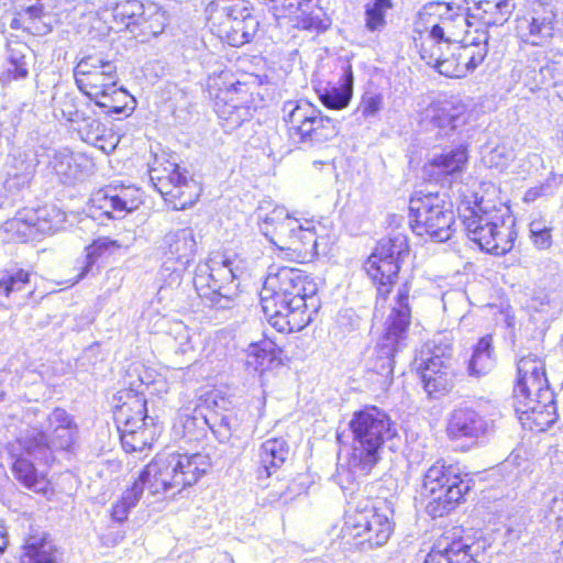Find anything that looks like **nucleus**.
I'll return each instance as SVG.
<instances>
[{
    "label": "nucleus",
    "instance_id": "obj_1",
    "mask_svg": "<svg viewBox=\"0 0 563 563\" xmlns=\"http://www.w3.org/2000/svg\"><path fill=\"white\" fill-rule=\"evenodd\" d=\"M267 321L278 332H297L307 327L320 309L318 285L303 271L272 265L261 291Z\"/></svg>",
    "mask_w": 563,
    "mask_h": 563
},
{
    "label": "nucleus",
    "instance_id": "obj_60",
    "mask_svg": "<svg viewBox=\"0 0 563 563\" xmlns=\"http://www.w3.org/2000/svg\"><path fill=\"white\" fill-rule=\"evenodd\" d=\"M168 334L176 343V353L185 355L194 350L190 330L184 322H172L168 329Z\"/></svg>",
    "mask_w": 563,
    "mask_h": 563
},
{
    "label": "nucleus",
    "instance_id": "obj_21",
    "mask_svg": "<svg viewBox=\"0 0 563 563\" xmlns=\"http://www.w3.org/2000/svg\"><path fill=\"white\" fill-rule=\"evenodd\" d=\"M261 232L276 246L291 250L302 222L291 217L284 207H276L263 216L257 213Z\"/></svg>",
    "mask_w": 563,
    "mask_h": 563
},
{
    "label": "nucleus",
    "instance_id": "obj_29",
    "mask_svg": "<svg viewBox=\"0 0 563 563\" xmlns=\"http://www.w3.org/2000/svg\"><path fill=\"white\" fill-rule=\"evenodd\" d=\"M289 445L283 438H272L262 443L258 450L257 477L268 478L286 462Z\"/></svg>",
    "mask_w": 563,
    "mask_h": 563
},
{
    "label": "nucleus",
    "instance_id": "obj_58",
    "mask_svg": "<svg viewBox=\"0 0 563 563\" xmlns=\"http://www.w3.org/2000/svg\"><path fill=\"white\" fill-rule=\"evenodd\" d=\"M232 74L229 71H222L219 79L223 81L224 88H219V95L228 92V98H234L236 101H242L243 104L247 102V98L251 96L250 87L246 82L240 80H231Z\"/></svg>",
    "mask_w": 563,
    "mask_h": 563
},
{
    "label": "nucleus",
    "instance_id": "obj_24",
    "mask_svg": "<svg viewBox=\"0 0 563 563\" xmlns=\"http://www.w3.org/2000/svg\"><path fill=\"white\" fill-rule=\"evenodd\" d=\"M275 11L283 10L289 15H296V26L307 31H325L330 24L329 19L318 5L319 0H269Z\"/></svg>",
    "mask_w": 563,
    "mask_h": 563
},
{
    "label": "nucleus",
    "instance_id": "obj_45",
    "mask_svg": "<svg viewBox=\"0 0 563 563\" xmlns=\"http://www.w3.org/2000/svg\"><path fill=\"white\" fill-rule=\"evenodd\" d=\"M96 106L106 110L109 114H124L133 110V107H129V103H133V98L122 88L113 87V90L107 91V93L100 98L92 99Z\"/></svg>",
    "mask_w": 563,
    "mask_h": 563
},
{
    "label": "nucleus",
    "instance_id": "obj_41",
    "mask_svg": "<svg viewBox=\"0 0 563 563\" xmlns=\"http://www.w3.org/2000/svg\"><path fill=\"white\" fill-rule=\"evenodd\" d=\"M118 423L122 424L120 431H130L135 428L142 429L147 426L146 401L139 397H133L131 401L124 402L119 407L117 413Z\"/></svg>",
    "mask_w": 563,
    "mask_h": 563
},
{
    "label": "nucleus",
    "instance_id": "obj_9",
    "mask_svg": "<svg viewBox=\"0 0 563 563\" xmlns=\"http://www.w3.org/2000/svg\"><path fill=\"white\" fill-rule=\"evenodd\" d=\"M471 479L459 474L453 465L434 463L426 472L421 494L429 498L427 510L432 517H443L471 490Z\"/></svg>",
    "mask_w": 563,
    "mask_h": 563
},
{
    "label": "nucleus",
    "instance_id": "obj_27",
    "mask_svg": "<svg viewBox=\"0 0 563 563\" xmlns=\"http://www.w3.org/2000/svg\"><path fill=\"white\" fill-rule=\"evenodd\" d=\"M152 11H155L156 15L163 18V14L158 13L156 8L150 5L146 9L140 0H121L113 7L112 15L118 24L123 25L131 32L134 31L135 26H143V31L148 30L157 34L158 31L153 30L152 26H145V23H147L150 16H152ZM161 31L162 30H159V32Z\"/></svg>",
    "mask_w": 563,
    "mask_h": 563
},
{
    "label": "nucleus",
    "instance_id": "obj_49",
    "mask_svg": "<svg viewBox=\"0 0 563 563\" xmlns=\"http://www.w3.org/2000/svg\"><path fill=\"white\" fill-rule=\"evenodd\" d=\"M441 42L442 41L433 40L429 34V38L421 44L420 55L428 65L437 68L439 73L449 76L451 73L452 60L450 58H444L440 52L439 45Z\"/></svg>",
    "mask_w": 563,
    "mask_h": 563
},
{
    "label": "nucleus",
    "instance_id": "obj_7",
    "mask_svg": "<svg viewBox=\"0 0 563 563\" xmlns=\"http://www.w3.org/2000/svg\"><path fill=\"white\" fill-rule=\"evenodd\" d=\"M5 451L12 461L14 477L24 487L45 493L47 482L35 466V462L49 464L54 461L45 433L36 428L29 429L9 442Z\"/></svg>",
    "mask_w": 563,
    "mask_h": 563
},
{
    "label": "nucleus",
    "instance_id": "obj_32",
    "mask_svg": "<svg viewBox=\"0 0 563 563\" xmlns=\"http://www.w3.org/2000/svg\"><path fill=\"white\" fill-rule=\"evenodd\" d=\"M250 7V2L246 0H212L206 7L211 31L217 32L235 18H245L243 14H249Z\"/></svg>",
    "mask_w": 563,
    "mask_h": 563
},
{
    "label": "nucleus",
    "instance_id": "obj_30",
    "mask_svg": "<svg viewBox=\"0 0 563 563\" xmlns=\"http://www.w3.org/2000/svg\"><path fill=\"white\" fill-rule=\"evenodd\" d=\"M164 256L176 263L189 265L195 257L197 241L191 228L170 231L164 236Z\"/></svg>",
    "mask_w": 563,
    "mask_h": 563
},
{
    "label": "nucleus",
    "instance_id": "obj_13",
    "mask_svg": "<svg viewBox=\"0 0 563 563\" xmlns=\"http://www.w3.org/2000/svg\"><path fill=\"white\" fill-rule=\"evenodd\" d=\"M452 345L432 340L424 344L415 358L424 390L430 397L438 398L452 387L451 371Z\"/></svg>",
    "mask_w": 563,
    "mask_h": 563
},
{
    "label": "nucleus",
    "instance_id": "obj_43",
    "mask_svg": "<svg viewBox=\"0 0 563 563\" xmlns=\"http://www.w3.org/2000/svg\"><path fill=\"white\" fill-rule=\"evenodd\" d=\"M23 291H26L24 297L33 292L30 272L18 267L0 271V292L11 297Z\"/></svg>",
    "mask_w": 563,
    "mask_h": 563
},
{
    "label": "nucleus",
    "instance_id": "obj_55",
    "mask_svg": "<svg viewBox=\"0 0 563 563\" xmlns=\"http://www.w3.org/2000/svg\"><path fill=\"white\" fill-rule=\"evenodd\" d=\"M23 49H27V46L22 43H15V47L9 46V63L8 74L14 79L25 78L29 74V65L25 59Z\"/></svg>",
    "mask_w": 563,
    "mask_h": 563
},
{
    "label": "nucleus",
    "instance_id": "obj_28",
    "mask_svg": "<svg viewBox=\"0 0 563 563\" xmlns=\"http://www.w3.org/2000/svg\"><path fill=\"white\" fill-rule=\"evenodd\" d=\"M217 406H211L209 410V429L220 443H229L234 437L241 439L246 434L247 428L243 424V415L233 410L219 412Z\"/></svg>",
    "mask_w": 563,
    "mask_h": 563
},
{
    "label": "nucleus",
    "instance_id": "obj_10",
    "mask_svg": "<svg viewBox=\"0 0 563 563\" xmlns=\"http://www.w3.org/2000/svg\"><path fill=\"white\" fill-rule=\"evenodd\" d=\"M409 256L408 239L396 232L378 241L377 246L364 264V269L377 290L376 310L379 301L385 302L405 258Z\"/></svg>",
    "mask_w": 563,
    "mask_h": 563
},
{
    "label": "nucleus",
    "instance_id": "obj_53",
    "mask_svg": "<svg viewBox=\"0 0 563 563\" xmlns=\"http://www.w3.org/2000/svg\"><path fill=\"white\" fill-rule=\"evenodd\" d=\"M118 247H120L118 241L111 240L109 238H99L93 241V243L87 247L86 264L82 267V272L80 273L79 278H84L91 272L98 257L103 255L110 249Z\"/></svg>",
    "mask_w": 563,
    "mask_h": 563
},
{
    "label": "nucleus",
    "instance_id": "obj_62",
    "mask_svg": "<svg viewBox=\"0 0 563 563\" xmlns=\"http://www.w3.org/2000/svg\"><path fill=\"white\" fill-rule=\"evenodd\" d=\"M46 209H38L36 211H27L25 213L19 212L13 219V222H23L29 228H35L36 231H44L46 229L45 222L42 219L46 216Z\"/></svg>",
    "mask_w": 563,
    "mask_h": 563
},
{
    "label": "nucleus",
    "instance_id": "obj_63",
    "mask_svg": "<svg viewBox=\"0 0 563 563\" xmlns=\"http://www.w3.org/2000/svg\"><path fill=\"white\" fill-rule=\"evenodd\" d=\"M529 523L530 518L527 516L521 517L518 522L516 520H510L507 528V533L509 538L512 540L521 539L522 534L527 532Z\"/></svg>",
    "mask_w": 563,
    "mask_h": 563
},
{
    "label": "nucleus",
    "instance_id": "obj_50",
    "mask_svg": "<svg viewBox=\"0 0 563 563\" xmlns=\"http://www.w3.org/2000/svg\"><path fill=\"white\" fill-rule=\"evenodd\" d=\"M552 223L543 217L534 218L529 223V238L538 250H549L552 246Z\"/></svg>",
    "mask_w": 563,
    "mask_h": 563
},
{
    "label": "nucleus",
    "instance_id": "obj_23",
    "mask_svg": "<svg viewBox=\"0 0 563 563\" xmlns=\"http://www.w3.org/2000/svg\"><path fill=\"white\" fill-rule=\"evenodd\" d=\"M46 435L48 448L54 455V450L70 451L78 440L79 428L74 416L64 408H54L46 417ZM46 433L44 430H42Z\"/></svg>",
    "mask_w": 563,
    "mask_h": 563
},
{
    "label": "nucleus",
    "instance_id": "obj_42",
    "mask_svg": "<svg viewBox=\"0 0 563 563\" xmlns=\"http://www.w3.org/2000/svg\"><path fill=\"white\" fill-rule=\"evenodd\" d=\"M282 350L272 340H263L250 344L247 349L249 364H254L256 369L266 371L275 363L279 364Z\"/></svg>",
    "mask_w": 563,
    "mask_h": 563
},
{
    "label": "nucleus",
    "instance_id": "obj_52",
    "mask_svg": "<svg viewBox=\"0 0 563 563\" xmlns=\"http://www.w3.org/2000/svg\"><path fill=\"white\" fill-rule=\"evenodd\" d=\"M152 435L147 426L142 429L135 428L130 431L121 432L122 446L126 452H142L152 445Z\"/></svg>",
    "mask_w": 563,
    "mask_h": 563
},
{
    "label": "nucleus",
    "instance_id": "obj_64",
    "mask_svg": "<svg viewBox=\"0 0 563 563\" xmlns=\"http://www.w3.org/2000/svg\"><path fill=\"white\" fill-rule=\"evenodd\" d=\"M552 86L563 85V60H549Z\"/></svg>",
    "mask_w": 563,
    "mask_h": 563
},
{
    "label": "nucleus",
    "instance_id": "obj_11",
    "mask_svg": "<svg viewBox=\"0 0 563 563\" xmlns=\"http://www.w3.org/2000/svg\"><path fill=\"white\" fill-rule=\"evenodd\" d=\"M409 224L417 235H427L435 242H444L452 236L455 216L452 203L443 196L416 192L409 201Z\"/></svg>",
    "mask_w": 563,
    "mask_h": 563
},
{
    "label": "nucleus",
    "instance_id": "obj_48",
    "mask_svg": "<svg viewBox=\"0 0 563 563\" xmlns=\"http://www.w3.org/2000/svg\"><path fill=\"white\" fill-rule=\"evenodd\" d=\"M393 8L391 0H372L365 4V27L369 32H380L385 29L386 13Z\"/></svg>",
    "mask_w": 563,
    "mask_h": 563
},
{
    "label": "nucleus",
    "instance_id": "obj_19",
    "mask_svg": "<svg viewBox=\"0 0 563 563\" xmlns=\"http://www.w3.org/2000/svg\"><path fill=\"white\" fill-rule=\"evenodd\" d=\"M468 161L467 150L464 145L443 150L424 165L423 173L429 180L441 186H451L462 178Z\"/></svg>",
    "mask_w": 563,
    "mask_h": 563
},
{
    "label": "nucleus",
    "instance_id": "obj_59",
    "mask_svg": "<svg viewBox=\"0 0 563 563\" xmlns=\"http://www.w3.org/2000/svg\"><path fill=\"white\" fill-rule=\"evenodd\" d=\"M106 64H114L112 60L104 59L101 55H88L82 57L74 68L75 81L78 79L90 76L91 74H99L104 69Z\"/></svg>",
    "mask_w": 563,
    "mask_h": 563
},
{
    "label": "nucleus",
    "instance_id": "obj_25",
    "mask_svg": "<svg viewBox=\"0 0 563 563\" xmlns=\"http://www.w3.org/2000/svg\"><path fill=\"white\" fill-rule=\"evenodd\" d=\"M488 423L476 410L460 407L450 415L446 433L453 441L474 442L486 434Z\"/></svg>",
    "mask_w": 563,
    "mask_h": 563
},
{
    "label": "nucleus",
    "instance_id": "obj_56",
    "mask_svg": "<svg viewBox=\"0 0 563 563\" xmlns=\"http://www.w3.org/2000/svg\"><path fill=\"white\" fill-rule=\"evenodd\" d=\"M384 98L382 93L366 91L357 107V112L365 121L376 120L383 109Z\"/></svg>",
    "mask_w": 563,
    "mask_h": 563
},
{
    "label": "nucleus",
    "instance_id": "obj_36",
    "mask_svg": "<svg viewBox=\"0 0 563 563\" xmlns=\"http://www.w3.org/2000/svg\"><path fill=\"white\" fill-rule=\"evenodd\" d=\"M258 20L253 15L252 8H249V14L245 18H235L231 23L214 32V34L225 41L229 45L240 47L249 43L258 30Z\"/></svg>",
    "mask_w": 563,
    "mask_h": 563
},
{
    "label": "nucleus",
    "instance_id": "obj_40",
    "mask_svg": "<svg viewBox=\"0 0 563 563\" xmlns=\"http://www.w3.org/2000/svg\"><path fill=\"white\" fill-rule=\"evenodd\" d=\"M158 470L159 468H157L156 463L153 460L139 472L137 477L133 481L132 485L128 487V489L140 499L145 489H147L151 495L167 493V482L163 481Z\"/></svg>",
    "mask_w": 563,
    "mask_h": 563
},
{
    "label": "nucleus",
    "instance_id": "obj_37",
    "mask_svg": "<svg viewBox=\"0 0 563 563\" xmlns=\"http://www.w3.org/2000/svg\"><path fill=\"white\" fill-rule=\"evenodd\" d=\"M100 71L76 81L79 90L90 100L104 96L107 91L113 90V87L118 84L119 77L115 64H106L104 69Z\"/></svg>",
    "mask_w": 563,
    "mask_h": 563
},
{
    "label": "nucleus",
    "instance_id": "obj_4",
    "mask_svg": "<svg viewBox=\"0 0 563 563\" xmlns=\"http://www.w3.org/2000/svg\"><path fill=\"white\" fill-rule=\"evenodd\" d=\"M460 217L467 238L489 254L505 255L517 239L516 221L509 208L497 207L483 198L463 202Z\"/></svg>",
    "mask_w": 563,
    "mask_h": 563
},
{
    "label": "nucleus",
    "instance_id": "obj_39",
    "mask_svg": "<svg viewBox=\"0 0 563 563\" xmlns=\"http://www.w3.org/2000/svg\"><path fill=\"white\" fill-rule=\"evenodd\" d=\"M52 101L55 118L65 119L73 124L78 119H82L85 110L90 106L89 102L79 100L73 92H68L63 88L55 89Z\"/></svg>",
    "mask_w": 563,
    "mask_h": 563
},
{
    "label": "nucleus",
    "instance_id": "obj_12",
    "mask_svg": "<svg viewBox=\"0 0 563 563\" xmlns=\"http://www.w3.org/2000/svg\"><path fill=\"white\" fill-rule=\"evenodd\" d=\"M391 532L389 518L366 501L346 510L341 538L346 544L368 550L384 545Z\"/></svg>",
    "mask_w": 563,
    "mask_h": 563
},
{
    "label": "nucleus",
    "instance_id": "obj_57",
    "mask_svg": "<svg viewBox=\"0 0 563 563\" xmlns=\"http://www.w3.org/2000/svg\"><path fill=\"white\" fill-rule=\"evenodd\" d=\"M75 124L85 141L98 140L103 132L101 122L95 118L91 104L85 110L82 119H78Z\"/></svg>",
    "mask_w": 563,
    "mask_h": 563
},
{
    "label": "nucleus",
    "instance_id": "obj_15",
    "mask_svg": "<svg viewBox=\"0 0 563 563\" xmlns=\"http://www.w3.org/2000/svg\"><path fill=\"white\" fill-rule=\"evenodd\" d=\"M150 179L154 188L175 210L191 207L200 194L198 184L180 173L176 164L168 163V166L163 169L152 168Z\"/></svg>",
    "mask_w": 563,
    "mask_h": 563
},
{
    "label": "nucleus",
    "instance_id": "obj_47",
    "mask_svg": "<svg viewBox=\"0 0 563 563\" xmlns=\"http://www.w3.org/2000/svg\"><path fill=\"white\" fill-rule=\"evenodd\" d=\"M301 229L298 231L297 239L292 242L291 251L297 256L305 258H312L318 254V235L313 227L309 225V221H305Z\"/></svg>",
    "mask_w": 563,
    "mask_h": 563
},
{
    "label": "nucleus",
    "instance_id": "obj_3",
    "mask_svg": "<svg viewBox=\"0 0 563 563\" xmlns=\"http://www.w3.org/2000/svg\"><path fill=\"white\" fill-rule=\"evenodd\" d=\"M352 448L347 459L350 471L366 476L382 459L386 443L398 437L397 424L376 406L355 411L349 422Z\"/></svg>",
    "mask_w": 563,
    "mask_h": 563
},
{
    "label": "nucleus",
    "instance_id": "obj_22",
    "mask_svg": "<svg viewBox=\"0 0 563 563\" xmlns=\"http://www.w3.org/2000/svg\"><path fill=\"white\" fill-rule=\"evenodd\" d=\"M489 35L487 31L476 30L474 35L466 34L452 54V63L455 67L451 68L449 76L464 77L475 70L485 59L488 53Z\"/></svg>",
    "mask_w": 563,
    "mask_h": 563
},
{
    "label": "nucleus",
    "instance_id": "obj_17",
    "mask_svg": "<svg viewBox=\"0 0 563 563\" xmlns=\"http://www.w3.org/2000/svg\"><path fill=\"white\" fill-rule=\"evenodd\" d=\"M558 25V14L553 5L537 3L527 14L517 18L516 35L523 43L542 46L554 36Z\"/></svg>",
    "mask_w": 563,
    "mask_h": 563
},
{
    "label": "nucleus",
    "instance_id": "obj_34",
    "mask_svg": "<svg viewBox=\"0 0 563 563\" xmlns=\"http://www.w3.org/2000/svg\"><path fill=\"white\" fill-rule=\"evenodd\" d=\"M320 101L328 109L341 110L349 106L353 96V71L350 65L343 68V74L336 85H328L317 90Z\"/></svg>",
    "mask_w": 563,
    "mask_h": 563
},
{
    "label": "nucleus",
    "instance_id": "obj_6",
    "mask_svg": "<svg viewBox=\"0 0 563 563\" xmlns=\"http://www.w3.org/2000/svg\"><path fill=\"white\" fill-rule=\"evenodd\" d=\"M192 283L198 296L216 309L231 308L240 292L234 260L222 253L198 263Z\"/></svg>",
    "mask_w": 563,
    "mask_h": 563
},
{
    "label": "nucleus",
    "instance_id": "obj_2",
    "mask_svg": "<svg viewBox=\"0 0 563 563\" xmlns=\"http://www.w3.org/2000/svg\"><path fill=\"white\" fill-rule=\"evenodd\" d=\"M514 407L523 428L541 432L558 419L554 393L549 387L544 363L537 355H522L517 364Z\"/></svg>",
    "mask_w": 563,
    "mask_h": 563
},
{
    "label": "nucleus",
    "instance_id": "obj_46",
    "mask_svg": "<svg viewBox=\"0 0 563 563\" xmlns=\"http://www.w3.org/2000/svg\"><path fill=\"white\" fill-rule=\"evenodd\" d=\"M516 8V3L497 2L496 4H475L477 16L487 26L503 25Z\"/></svg>",
    "mask_w": 563,
    "mask_h": 563
},
{
    "label": "nucleus",
    "instance_id": "obj_18",
    "mask_svg": "<svg viewBox=\"0 0 563 563\" xmlns=\"http://www.w3.org/2000/svg\"><path fill=\"white\" fill-rule=\"evenodd\" d=\"M466 122V106L454 99L432 101L420 113V125L445 137Z\"/></svg>",
    "mask_w": 563,
    "mask_h": 563
},
{
    "label": "nucleus",
    "instance_id": "obj_51",
    "mask_svg": "<svg viewBox=\"0 0 563 563\" xmlns=\"http://www.w3.org/2000/svg\"><path fill=\"white\" fill-rule=\"evenodd\" d=\"M20 16L27 22L25 29L36 35H43L51 31L49 23L45 21L47 14L44 12V7L40 2L24 8L21 11Z\"/></svg>",
    "mask_w": 563,
    "mask_h": 563
},
{
    "label": "nucleus",
    "instance_id": "obj_33",
    "mask_svg": "<svg viewBox=\"0 0 563 563\" xmlns=\"http://www.w3.org/2000/svg\"><path fill=\"white\" fill-rule=\"evenodd\" d=\"M211 406H217L216 397L212 394H205L197 400L192 412L185 408L179 412L178 419L184 429V433L196 439L205 434L206 427L209 428V410Z\"/></svg>",
    "mask_w": 563,
    "mask_h": 563
},
{
    "label": "nucleus",
    "instance_id": "obj_8",
    "mask_svg": "<svg viewBox=\"0 0 563 563\" xmlns=\"http://www.w3.org/2000/svg\"><path fill=\"white\" fill-rule=\"evenodd\" d=\"M283 119L291 141L300 147L321 146L339 134V125L306 99L285 101Z\"/></svg>",
    "mask_w": 563,
    "mask_h": 563
},
{
    "label": "nucleus",
    "instance_id": "obj_16",
    "mask_svg": "<svg viewBox=\"0 0 563 563\" xmlns=\"http://www.w3.org/2000/svg\"><path fill=\"white\" fill-rule=\"evenodd\" d=\"M419 19L430 24L433 40L449 43L455 37L467 33L471 25L467 15L460 9L445 2H429L419 12Z\"/></svg>",
    "mask_w": 563,
    "mask_h": 563
},
{
    "label": "nucleus",
    "instance_id": "obj_14",
    "mask_svg": "<svg viewBox=\"0 0 563 563\" xmlns=\"http://www.w3.org/2000/svg\"><path fill=\"white\" fill-rule=\"evenodd\" d=\"M154 461L163 481L167 482V490L178 492L196 484L211 465L210 457L202 453L163 454L157 455Z\"/></svg>",
    "mask_w": 563,
    "mask_h": 563
},
{
    "label": "nucleus",
    "instance_id": "obj_44",
    "mask_svg": "<svg viewBox=\"0 0 563 563\" xmlns=\"http://www.w3.org/2000/svg\"><path fill=\"white\" fill-rule=\"evenodd\" d=\"M48 167L64 184H73L81 174L76 157L66 148L55 152L49 157Z\"/></svg>",
    "mask_w": 563,
    "mask_h": 563
},
{
    "label": "nucleus",
    "instance_id": "obj_61",
    "mask_svg": "<svg viewBox=\"0 0 563 563\" xmlns=\"http://www.w3.org/2000/svg\"><path fill=\"white\" fill-rule=\"evenodd\" d=\"M104 205L101 208H111L112 211L117 212H129L136 208V202L134 199H126L121 195H103Z\"/></svg>",
    "mask_w": 563,
    "mask_h": 563
},
{
    "label": "nucleus",
    "instance_id": "obj_38",
    "mask_svg": "<svg viewBox=\"0 0 563 563\" xmlns=\"http://www.w3.org/2000/svg\"><path fill=\"white\" fill-rule=\"evenodd\" d=\"M496 365L493 336L485 335L474 345L467 363V372L472 377H483L489 374Z\"/></svg>",
    "mask_w": 563,
    "mask_h": 563
},
{
    "label": "nucleus",
    "instance_id": "obj_31",
    "mask_svg": "<svg viewBox=\"0 0 563 563\" xmlns=\"http://www.w3.org/2000/svg\"><path fill=\"white\" fill-rule=\"evenodd\" d=\"M59 552L46 532L31 533L24 541L21 563H58Z\"/></svg>",
    "mask_w": 563,
    "mask_h": 563
},
{
    "label": "nucleus",
    "instance_id": "obj_26",
    "mask_svg": "<svg viewBox=\"0 0 563 563\" xmlns=\"http://www.w3.org/2000/svg\"><path fill=\"white\" fill-rule=\"evenodd\" d=\"M512 78H517L531 92L552 87L549 60L538 52L529 56L525 64L512 69Z\"/></svg>",
    "mask_w": 563,
    "mask_h": 563
},
{
    "label": "nucleus",
    "instance_id": "obj_54",
    "mask_svg": "<svg viewBox=\"0 0 563 563\" xmlns=\"http://www.w3.org/2000/svg\"><path fill=\"white\" fill-rule=\"evenodd\" d=\"M187 267L188 265L176 263L174 260L164 256L163 264L158 272V277L163 283L162 288L179 286L183 280V274Z\"/></svg>",
    "mask_w": 563,
    "mask_h": 563
},
{
    "label": "nucleus",
    "instance_id": "obj_20",
    "mask_svg": "<svg viewBox=\"0 0 563 563\" xmlns=\"http://www.w3.org/2000/svg\"><path fill=\"white\" fill-rule=\"evenodd\" d=\"M463 530L454 527L443 532L433 543L423 563H479L471 553L470 540Z\"/></svg>",
    "mask_w": 563,
    "mask_h": 563
},
{
    "label": "nucleus",
    "instance_id": "obj_5",
    "mask_svg": "<svg viewBox=\"0 0 563 563\" xmlns=\"http://www.w3.org/2000/svg\"><path fill=\"white\" fill-rule=\"evenodd\" d=\"M410 289L411 286L408 282L398 287L390 313L385 321L384 334L367 361L368 369L385 379L393 376L397 353L407 345L411 321Z\"/></svg>",
    "mask_w": 563,
    "mask_h": 563
},
{
    "label": "nucleus",
    "instance_id": "obj_35",
    "mask_svg": "<svg viewBox=\"0 0 563 563\" xmlns=\"http://www.w3.org/2000/svg\"><path fill=\"white\" fill-rule=\"evenodd\" d=\"M214 111L225 131L235 130L252 117L251 108L242 101L228 98V92L216 95Z\"/></svg>",
    "mask_w": 563,
    "mask_h": 563
}]
</instances>
